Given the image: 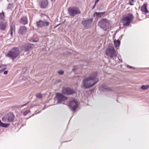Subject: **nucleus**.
Returning a JSON list of instances; mask_svg holds the SVG:
<instances>
[{
    "instance_id": "8",
    "label": "nucleus",
    "mask_w": 149,
    "mask_h": 149,
    "mask_svg": "<svg viewBox=\"0 0 149 149\" xmlns=\"http://www.w3.org/2000/svg\"><path fill=\"white\" fill-rule=\"evenodd\" d=\"M56 97L57 98L58 103H61L62 101H64L67 99V98L63 95L61 93H56Z\"/></svg>"
},
{
    "instance_id": "27",
    "label": "nucleus",
    "mask_w": 149,
    "mask_h": 149,
    "mask_svg": "<svg viewBox=\"0 0 149 149\" xmlns=\"http://www.w3.org/2000/svg\"><path fill=\"white\" fill-rule=\"evenodd\" d=\"M81 11L79 9L75 7V15L81 13Z\"/></svg>"
},
{
    "instance_id": "33",
    "label": "nucleus",
    "mask_w": 149,
    "mask_h": 149,
    "mask_svg": "<svg viewBox=\"0 0 149 149\" xmlns=\"http://www.w3.org/2000/svg\"><path fill=\"white\" fill-rule=\"evenodd\" d=\"M58 73L62 75L63 74L64 72L62 70H60L58 72Z\"/></svg>"
},
{
    "instance_id": "1",
    "label": "nucleus",
    "mask_w": 149,
    "mask_h": 149,
    "mask_svg": "<svg viewBox=\"0 0 149 149\" xmlns=\"http://www.w3.org/2000/svg\"><path fill=\"white\" fill-rule=\"evenodd\" d=\"M97 74V72H94L89 77L84 79L83 81L84 86L86 88H88L96 84L99 81L98 79L96 77Z\"/></svg>"
},
{
    "instance_id": "3",
    "label": "nucleus",
    "mask_w": 149,
    "mask_h": 149,
    "mask_svg": "<svg viewBox=\"0 0 149 149\" xmlns=\"http://www.w3.org/2000/svg\"><path fill=\"white\" fill-rule=\"evenodd\" d=\"M14 117V115L12 113H9L4 116L2 118L3 122L0 121V126L4 128L8 127L10 125L9 123L13 121Z\"/></svg>"
},
{
    "instance_id": "18",
    "label": "nucleus",
    "mask_w": 149,
    "mask_h": 149,
    "mask_svg": "<svg viewBox=\"0 0 149 149\" xmlns=\"http://www.w3.org/2000/svg\"><path fill=\"white\" fill-rule=\"evenodd\" d=\"M48 2L47 0L42 1L41 4V7L42 8H45L47 6Z\"/></svg>"
},
{
    "instance_id": "24",
    "label": "nucleus",
    "mask_w": 149,
    "mask_h": 149,
    "mask_svg": "<svg viewBox=\"0 0 149 149\" xmlns=\"http://www.w3.org/2000/svg\"><path fill=\"white\" fill-rule=\"evenodd\" d=\"M5 16L4 15V13L3 12H2L0 13V20H4Z\"/></svg>"
},
{
    "instance_id": "30",
    "label": "nucleus",
    "mask_w": 149,
    "mask_h": 149,
    "mask_svg": "<svg viewBox=\"0 0 149 149\" xmlns=\"http://www.w3.org/2000/svg\"><path fill=\"white\" fill-rule=\"evenodd\" d=\"M37 97L39 98H41L42 97V95L40 93H38L36 95Z\"/></svg>"
},
{
    "instance_id": "5",
    "label": "nucleus",
    "mask_w": 149,
    "mask_h": 149,
    "mask_svg": "<svg viewBox=\"0 0 149 149\" xmlns=\"http://www.w3.org/2000/svg\"><path fill=\"white\" fill-rule=\"evenodd\" d=\"M134 15L131 13H129L124 16L122 19L124 26H127L130 25L131 22L133 20Z\"/></svg>"
},
{
    "instance_id": "17",
    "label": "nucleus",
    "mask_w": 149,
    "mask_h": 149,
    "mask_svg": "<svg viewBox=\"0 0 149 149\" xmlns=\"http://www.w3.org/2000/svg\"><path fill=\"white\" fill-rule=\"evenodd\" d=\"M141 10L142 12L145 13H148V11L147 9V5L145 4L142 6L141 8Z\"/></svg>"
},
{
    "instance_id": "36",
    "label": "nucleus",
    "mask_w": 149,
    "mask_h": 149,
    "mask_svg": "<svg viewBox=\"0 0 149 149\" xmlns=\"http://www.w3.org/2000/svg\"><path fill=\"white\" fill-rule=\"evenodd\" d=\"M99 1V0H96L95 1V4H96Z\"/></svg>"
},
{
    "instance_id": "2",
    "label": "nucleus",
    "mask_w": 149,
    "mask_h": 149,
    "mask_svg": "<svg viewBox=\"0 0 149 149\" xmlns=\"http://www.w3.org/2000/svg\"><path fill=\"white\" fill-rule=\"evenodd\" d=\"M14 117V115L12 113H9L4 116L2 118L3 122L0 121V126L4 128L8 127L10 125L9 123L13 121Z\"/></svg>"
},
{
    "instance_id": "12",
    "label": "nucleus",
    "mask_w": 149,
    "mask_h": 149,
    "mask_svg": "<svg viewBox=\"0 0 149 149\" xmlns=\"http://www.w3.org/2000/svg\"><path fill=\"white\" fill-rule=\"evenodd\" d=\"M69 107L71 110L73 111H74V99H72L70 101L69 104Z\"/></svg>"
},
{
    "instance_id": "28",
    "label": "nucleus",
    "mask_w": 149,
    "mask_h": 149,
    "mask_svg": "<svg viewBox=\"0 0 149 149\" xmlns=\"http://www.w3.org/2000/svg\"><path fill=\"white\" fill-rule=\"evenodd\" d=\"M15 26L14 25L12 24L11 26L10 31L13 32L15 31Z\"/></svg>"
},
{
    "instance_id": "23",
    "label": "nucleus",
    "mask_w": 149,
    "mask_h": 149,
    "mask_svg": "<svg viewBox=\"0 0 149 149\" xmlns=\"http://www.w3.org/2000/svg\"><path fill=\"white\" fill-rule=\"evenodd\" d=\"M14 8V5L13 4H9L8 6L7 9L12 10Z\"/></svg>"
},
{
    "instance_id": "38",
    "label": "nucleus",
    "mask_w": 149,
    "mask_h": 149,
    "mask_svg": "<svg viewBox=\"0 0 149 149\" xmlns=\"http://www.w3.org/2000/svg\"><path fill=\"white\" fill-rule=\"evenodd\" d=\"M26 104H24L23 105H21L20 106H21V107H23L24 106H25L26 105Z\"/></svg>"
},
{
    "instance_id": "22",
    "label": "nucleus",
    "mask_w": 149,
    "mask_h": 149,
    "mask_svg": "<svg viewBox=\"0 0 149 149\" xmlns=\"http://www.w3.org/2000/svg\"><path fill=\"white\" fill-rule=\"evenodd\" d=\"M120 41L118 40H117L116 41L115 40L114 42V44L115 47L116 48L119 47L120 44Z\"/></svg>"
},
{
    "instance_id": "26",
    "label": "nucleus",
    "mask_w": 149,
    "mask_h": 149,
    "mask_svg": "<svg viewBox=\"0 0 149 149\" xmlns=\"http://www.w3.org/2000/svg\"><path fill=\"white\" fill-rule=\"evenodd\" d=\"M43 21L44 25V27L48 26L49 25V22L47 20H44Z\"/></svg>"
},
{
    "instance_id": "43",
    "label": "nucleus",
    "mask_w": 149,
    "mask_h": 149,
    "mask_svg": "<svg viewBox=\"0 0 149 149\" xmlns=\"http://www.w3.org/2000/svg\"><path fill=\"white\" fill-rule=\"evenodd\" d=\"M123 35H121L120 36V38H122V37H123Z\"/></svg>"
},
{
    "instance_id": "7",
    "label": "nucleus",
    "mask_w": 149,
    "mask_h": 149,
    "mask_svg": "<svg viewBox=\"0 0 149 149\" xmlns=\"http://www.w3.org/2000/svg\"><path fill=\"white\" fill-rule=\"evenodd\" d=\"M98 25L104 31H106L109 28V22L107 19H103L99 21Z\"/></svg>"
},
{
    "instance_id": "35",
    "label": "nucleus",
    "mask_w": 149,
    "mask_h": 149,
    "mask_svg": "<svg viewBox=\"0 0 149 149\" xmlns=\"http://www.w3.org/2000/svg\"><path fill=\"white\" fill-rule=\"evenodd\" d=\"M8 73V71H5L4 72V74H7Z\"/></svg>"
},
{
    "instance_id": "32",
    "label": "nucleus",
    "mask_w": 149,
    "mask_h": 149,
    "mask_svg": "<svg viewBox=\"0 0 149 149\" xmlns=\"http://www.w3.org/2000/svg\"><path fill=\"white\" fill-rule=\"evenodd\" d=\"M78 104V103L75 100V111H76L77 109V108Z\"/></svg>"
},
{
    "instance_id": "20",
    "label": "nucleus",
    "mask_w": 149,
    "mask_h": 149,
    "mask_svg": "<svg viewBox=\"0 0 149 149\" xmlns=\"http://www.w3.org/2000/svg\"><path fill=\"white\" fill-rule=\"evenodd\" d=\"M31 47L30 45L26 44L23 46L22 47V49L24 50L26 52L30 49Z\"/></svg>"
},
{
    "instance_id": "40",
    "label": "nucleus",
    "mask_w": 149,
    "mask_h": 149,
    "mask_svg": "<svg viewBox=\"0 0 149 149\" xmlns=\"http://www.w3.org/2000/svg\"><path fill=\"white\" fill-rule=\"evenodd\" d=\"M4 70V69H3L2 70H0V72H3V71Z\"/></svg>"
},
{
    "instance_id": "37",
    "label": "nucleus",
    "mask_w": 149,
    "mask_h": 149,
    "mask_svg": "<svg viewBox=\"0 0 149 149\" xmlns=\"http://www.w3.org/2000/svg\"><path fill=\"white\" fill-rule=\"evenodd\" d=\"M96 5V4L95 3L94 5H93V7L92 9H93L95 7Z\"/></svg>"
},
{
    "instance_id": "31",
    "label": "nucleus",
    "mask_w": 149,
    "mask_h": 149,
    "mask_svg": "<svg viewBox=\"0 0 149 149\" xmlns=\"http://www.w3.org/2000/svg\"><path fill=\"white\" fill-rule=\"evenodd\" d=\"M30 112V110L26 111L23 113L24 116H26L28 113Z\"/></svg>"
},
{
    "instance_id": "44",
    "label": "nucleus",
    "mask_w": 149,
    "mask_h": 149,
    "mask_svg": "<svg viewBox=\"0 0 149 149\" xmlns=\"http://www.w3.org/2000/svg\"><path fill=\"white\" fill-rule=\"evenodd\" d=\"M1 68V66H0V68Z\"/></svg>"
},
{
    "instance_id": "34",
    "label": "nucleus",
    "mask_w": 149,
    "mask_h": 149,
    "mask_svg": "<svg viewBox=\"0 0 149 149\" xmlns=\"http://www.w3.org/2000/svg\"><path fill=\"white\" fill-rule=\"evenodd\" d=\"M127 67H128L130 68H132V69H133L134 68L133 67H132V66H130L129 65H127Z\"/></svg>"
},
{
    "instance_id": "4",
    "label": "nucleus",
    "mask_w": 149,
    "mask_h": 149,
    "mask_svg": "<svg viewBox=\"0 0 149 149\" xmlns=\"http://www.w3.org/2000/svg\"><path fill=\"white\" fill-rule=\"evenodd\" d=\"M19 54L20 51L18 48L15 47L9 51L6 56L13 60L17 57Z\"/></svg>"
},
{
    "instance_id": "21",
    "label": "nucleus",
    "mask_w": 149,
    "mask_h": 149,
    "mask_svg": "<svg viewBox=\"0 0 149 149\" xmlns=\"http://www.w3.org/2000/svg\"><path fill=\"white\" fill-rule=\"evenodd\" d=\"M6 27V24L5 23H3L2 22L0 23V28L1 30H4Z\"/></svg>"
},
{
    "instance_id": "10",
    "label": "nucleus",
    "mask_w": 149,
    "mask_h": 149,
    "mask_svg": "<svg viewBox=\"0 0 149 149\" xmlns=\"http://www.w3.org/2000/svg\"><path fill=\"white\" fill-rule=\"evenodd\" d=\"M73 92V90L70 88H63L62 90V93L65 95H71L72 94Z\"/></svg>"
},
{
    "instance_id": "15",
    "label": "nucleus",
    "mask_w": 149,
    "mask_h": 149,
    "mask_svg": "<svg viewBox=\"0 0 149 149\" xmlns=\"http://www.w3.org/2000/svg\"><path fill=\"white\" fill-rule=\"evenodd\" d=\"M36 24L38 27L42 28L44 27V23L42 20H40L39 21L37 22Z\"/></svg>"
},
{
    "instance_id": "42",
    "label": "nucleus",
    "mask_w": 149,
    "mask_h": 149,
    "mask_svg": "<svg viewBox=\"0 0 149 149\" xmlns=\"http://www.w3.org/2000/svg\"><path fill=\"white\" fill-rule=\"evenodd\" d=\"M118 58L119 59V60L121 61V62H122V60H120V59H119V57H118Z\"/></svg>"
},
{
    "instance_id": "16",
    "label": "nucleus",
    "mask_w": 149,
    "mask_h": 149,
    "mask_svg": "<svg viewBox=\"0 0 149 149\" xmlns=\"http://www.w3.org/2000/svg\"><path fill=\"white\" fill-rule=\"evenodd\" d=\"M20 22L24 25L27 24L28 21L26 17L24 16L20 20Z\"/></svg>"
},
{
    "instance_id": "19",
    "label": "nucleus",
    "mask_w": 149,
    "mask_h": 149,
    "mask_svg": "<svg viewBox=\"0 0 149 149\" xmlns=\"http://www.w3.org/2000/svg\"><path fill=\"white\" fill-rule=\"evenodd\" d=\"M105 13V12L102 13L95 12L94 14V15L95 16H96L97 17H100L104 15Z\"/></svg>"
},
{
    "instance_id": "14",
    "label": "nucleus",
    "mask_w": 149,
    "mask_h": 149,
    "mask_svg": "<svg viewBox=\"0 0 149 149\" xmlns=\"http://www.w3.org/2000/svg\"><path fill=\"white\" fill-rule=\"evenodd\" d=\"M68 13L71 16L74 15V8L73 7H70L68 9Z\"/></svg>"
},
{
    "instance_id": "41",
    "label": "nucleus",
    "mask_w": 149,
    "mask_h": 149,
    "mask_svg": "<svg viewBox=\"0 0 149 149\" xmlns=\"http://www.w3.org/2000/svg\"><path fill=\"white\" fill-rule=\"evenodd\" d=\"M33 42H37L38 41V40H33Z\"/></svg>"
},
{
    "instance_id": "39",
    "label": "nucleus",
    "mask_w": 149,
    "mask_h": 149,
    "mask_svg": "<svg viewBox=\"0 0 149 149\" xmlns=\"http://www.w3.org/2000/svg\"><path fill=\"white\" fill-rule=\"evenodd\" d=\"M10 35L11 36H13V32H10Z\"/></svg>"
},
{
    "instance_id": "25",
    "label": "nucleus",
    "mask_w": 149,
    "mask_h": 149,
    "mask_svg": "<svg viewBox=\"0 0 149 149\" xmlns=\"http://www.w3.org/2000/svg\"><path fill=\"white\" fill-rule=\"evenodd\" d=\"M149 87V85H142L141 87V88L143 90H146Z\"/></svg>"
},
{
    "instance_id": "13",
    "label": "nucleus",
    "mask_w": 149,
    "mask_h": 149,
    "mask_svg": "<svg viewBox=\"0 0 149 149\" xmlns=\"http://www.w3.org/2000/svg\"><path fill=\"white\" fill-rule=\"evenodd\" d=\"M100 90L103 92L109 91H112V89L110 88L107 87L106 86L103 85L100 88Z\"/></svg>"
},
{
    "instance_id": "11",
    "label": "nucleus",
    "mask_w": 149,
    "mask_h": 149,
    "mask_svg": "<svg viewBox=\"0 0 149 149\" xmlns=\"http://www.w3.org/2000/svg\"><path fill=\"white\" fill-rule=\"evenodd\" d=\"M27 30V28L25 26H21L19 28L18 33L20 34H24L26 33Z\"/></svg>"
},
{
    "instance_id": "9",
    "label": "nucleus",
    "mask_w": 149,
    "mask_h": 149,
    "mask_svg": "<svg viewBox=\"0 0 149 149\" xmlns=\"http://www.w3.org/2000/svg\"><path fill=\"white\" fill-rule=\"evenodd\" d=\"M92 19H90L82 21V23L83 26L86 28H88L91 26Z\"/></svg>"
},
{
    "instance_id": "29",
    "label": "nucleus",
    "mask_w": 149,
    "mask_h": 149,
    "mask_svg": "<svg viewBox=\"0 0 149 149\" xmlns=\"http://www.w3.org/2000/svg\"><path fill=\"white\" fill-rule=\"evenodd\" d=\"M134 0H129V3L130 4V5L131 6H132L134 5Z\"/></svg>"
},
{
    "instance_id": "6",
    "label": "nucleus",
    "mask_w": 149,
    "mask_h": 149,
    "mask_svg": "<svg viewBox=\"0 0 149 149\" xmlns=\"http://www.w3.org/2000/svg\"><path fill=\"white\" fill-rule=\"evenodd\" d=\"M106 55L111 58H113L117 56V55L114 47L111 46H109L106 50Z\"/></svg>"
}]
</instances>
